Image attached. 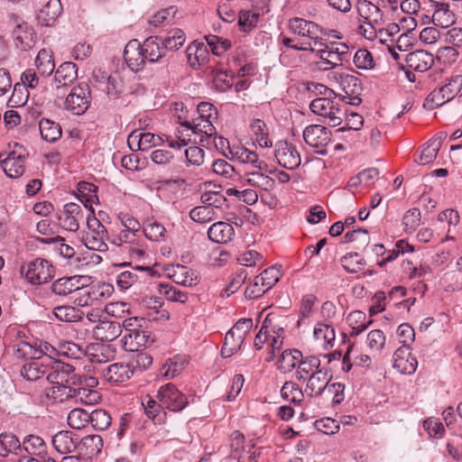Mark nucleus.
Here are the masks:
<instances>
[{"label": "nucleus", "instance_id": "nucleus-63", "mask_svg": "<svg viewBox=\"0 0 462 462\" xmlns=\"http://www.w3.org/2000/svg\"><path fill=\"white\" fill-rule=\"evenodd\" d=\"M166 229L156 221H148L143 226L144 236L152 241H160L164 239Z\"/></svg>", "mask_w": 462, "mask_h": 462}, {"label": "nucleus", "instance_id": "nucleus-54", "mask_svg": "<svg viewBox=\"0 0 462 462\" xmlns=\"http://www.w3.org/2000/svg\"><path fill=\"white\" fill-rule=\"evenodd\" d=\"M183 370L184 361H182L180 357L175 356L162 365L161 369V374L166 379H172L180 374Z\"/></svg>", "mask_w": 462, "mask_h": 462}, {"label": "nucleus", "instance_id": "nucleus-19", "mask_svg": "<svg viewBox=\"0 0 462 462\" xmlns=\"http://www.w3.org/2000/svg\"><path fill=\"white\" fill-rule=\"evenodd\" d=\"M42 7L37 13L38 22L44 26L51 25L62 12V5L60 0H40Z\"/></svg>", "mask_w": 462, "mask_h": 462}, {"label": "nucleus", "instance_id": "nucleus-58", "mask_svg": "<svg viewBox=\"0 0 462 462\" xmlns=\"http://www.w3.org/2000/svg\"><path fill=\"white\" fill-rule=\"evenodd\" d=\"M260 14L258 12H251L248 10H243L238 15V25L244 32H249L253 28L256 27L258 23Z\"/></svg>", "mask_w": 462, "mask_h": 462}, {"label": "nucleus", "instance_id": "nucleus-38", "mask_svg": "<svg viewBox=\"0 0 462 462\" xmlns=\"http://www.w3.org/2000/svg\"><path fill=\"white\" fill-rule=\"evenodd\" d=\"M301 360V352L296 349L285 350L282 353L278 360L277 367L283 373H290L297 368L299 362Z\"/></svg>", "mask_w": 462, "mask_h": 462}, {"label": "nucleus", "instance_id": "nucleus-34", "mask_svg": "<svg viewBox=\"0 0 462 462\" xmlns=\"http://www.w3.org/2000/svg\"><path fill=\"white\" fill-rule=\"evenodd\" d=\"M245 180L252 186L263 190H271L274 188L275 181L273 178L263 173V171L253 169L245 173Z\"/></svg>", "mask_w": 462, "mask_h": 462}, {"label": "nucleus", "instance_id": "nucleus-56", "mask_svg": "<svg viewBox=\"0 0 462 462\" xmlns=\"http://www.w3.org/2000/svg\"><path fill=\"white\" fill-rule=\"evenodd\" d=\"M90 423L97 430H106L111 424L109 413L102 409H97L90 412Z\"/></svg>", "mask_w": 462, "mask_h": 462}, {"label": "nucleus", "instance_id": "nucleus-43", "mask_svg": "<svg viewBox=\"0 0 462 462\" xmlns=\"http://www.w3.org/2000/svg\"><path fill=\"white\" fill-rule=\"evenodd\" d=\"M186 42L185 32L179 28H174L167 32V35L162 39V44L166 50L175 51L180 49Z\"/></svg>", "mask_w": 462, "mask_h": 462}, {"label": "nucleus", "instance_id": "nucleus-29", "mask_svg": "<svg viewBox=\"0 0 462 462\" xmlns=\"http://www.w3.org/2000/svg\"><path fill=\"white\" fill-rule=\"evenodd\" d=\"M145 60L158 62L165 55L166 48L162 44V39L158 36L147 38L142 44Z\"/></svg>", "mask_w": 462, "mask_h": 462}, {"label": "nucleus", "instance_id": "nucleus-42", "mask_svg": "<svg viewBox=\"0 0 462 462\" xmlns=\"http://www.w3.org/2000/svg\"><path fill=\"white\" fill-rule=\"evenodd\" d=\"M46 373V363L38 359L24 364L21 369V375L27 381H36Z\"/></svg>", "mask_w": 462, "mask_h": 462}, {"label": "nucleus", "instance_id": "nucleus-28", "mask_svg": "<svg viewBox=\"0 0 462 462\" xmlns=\"http://www.w3.org/2000/svg\"><path fill=\"white\" fill-rule=\"evenodd\" d=\"M235 235L234 227L227 222L218 221L211 225L208 230V238L217 244H226Z\"/></svg>", "mask_w": 462, "mask_h": 462}, {"label": "nucleus", "instance_id": "nucleus-3", "mask_svg": "<svg viewBox=\"0 0 462 462\" xmlns=\"http://www.w3.org/2000/svg\"><path fill=\"white\" fill-rule=\"evenodd\" d=\"M319 59L315 65L319 70H329L342 65L343 61L349 55V48L342 42H330L324 44V48L316 49L313 51Z\"/></svg>", "mask_w": 462, "mask_h": 462}, {"label": "nucleus", "instance_id": "nucleus-12", "mask_svg": "<svg viewBox=\"0 0 462 462\" xmlns=\"http://www.w3.org/2000/svg\"><path fill=\"white\" fill-rule=\"evenodd\" d=\"M157 399L163 408L172 411H182L188 405V399L172 383H167L160 387Z\"/></svg>", "mask_w": 462, "mask_h": 462}, {"label": "nucleus", "instance_id": "nucleus-26", "mask_svg": "<svg viewBox=\"0 0 462 462\" xmlns=\"http://www.w3.org/2000/svg\"><path fill=\"white\" fill-rule=\"evenodd\" d=\"M406 63L412 70L425 72L434 64V58L426 51H416L407 55Z\"/></svg>", "mask_w": 462, "mask_h": 462}, {"label": "nucleus", "instance_id": "nucleus-15", "mask_svg": "<svg viewBox=\"0 0 462 462\" xmlns=\"http://www.w3.org/2000/svg\"><path fill=\"white\" fill-rule=\"evenodd\" d=\"M83 213L81 207L76 203H67L58 214L60 226L65 230L76 232L79 227V220L82 219Z\"/></svg>", "mask_w": 462, "mask_h": 462}, {"label": "nucleus", "instance_id": "nucleus-7", "mask_svg": "<svg viewBox=\"0 0 462 462\" xmlns=\"http://www.w3.org/2000/svg\"><path fill=\"white\" fill-rule=\"evenodd\" d=\"M87 226L88 231L82 238L86 247L93 251H107L108 246L106 242L108 239V234L104 225L95 216H88Z\"/></svg>", "mask_w": 462, "mask_h": 462}, {"label": "nucleus", "instance_id": "nucleus-35", "mask_svg": "<svg viewBox=\"0 0 462 462\" xmlns=\"http://www.w3.org/2000/svg\"><path fill=\"white\" fill-rule=\"evenodd\" d=\"M346 322L351 328V331L349 332L350 336L356 337L371 325L372 319H367L365 312L361 310H354L347 315Z\"/></svg>", "mask_w": 462, "mask_h": 462}, {"label": "nucleus", "instance_id": "nucleus-47", "mask_svg": "<svg viewBox=\"0 0 462 462\" xmlns=\"http://www.w3.org/2000/svg\"><path fill=\"white\" fill-rule=\"evenodd\" d=\"M22 448V445L18 438L8 432L0 434V455L5 456L8 453H16Z\"/></svg>", "mask_w": 462, "mask_h": 462}, {"label": "nucleus", "instance_id": "nucleus-8", "mask_svg": "<svg viewBox=\"0 0 462 462\" xmlns=\"http://www.w3.org/2000/svg\"><path fill=\"white\" fill-rule=\"evenodd\" d=\"M360 16L364 19L359 26L360 33L367 40L377 38L376 27L383 23V14L379 7L372 3L362 4L359 8Z\"/></svg>", "mask_w": 462, "mask_h": 462}, {"label": "nucleus", "instance_id": "nucleus-16", "mask_svg": "<svg viewBox=\"0 0 462 462\" xmlns=\"http://www.w3.org/2000/svg\"><path fill=\"white\" fill-rule=\"evenodd\" d=\"M228 152L231 161H236L240 163L251 166L252 169L263 171L267 168V164L259 160L258 154L253 151L248 150L244 146H233L228 148Z\"/></svg>", "mask_w": 462, "mask_h": 462}, {"label": "nucleus", "instance_id": "nucleus-51", "mask_svg": "<svg viewBox=\"0 0 462 462\" xmlns=\"http://www.w3.org/2000/svg\"><path fill=\"white\" fill-rule=\"evenodd\" d=\"M281 394L284 400L294 403H300L305 393L293 382H286L281 389Z\"/></svg>", "mask_w": 462, "mask_h": 462}, {"label": "nucleus", "instance_id": "nucleus-14", "mask_svg": "<svg viewBox=\"0 0 462 462\" xmlns=\"http://www.w3.org/2000/svg\"><path fill=\"white\" fill-rule=\"evenodd\" d=\"M71 383L66 384H53L48 392V395L55 400H59L62 402L68 398L79 396L81 401L83 398H89L88 402H92L96 400L97 397V393L95 391L88 390L83 387L72 388ZM88 401L86 400V402Z\"/></svg>", "mask_w": 462, "mask_h": 462}, {"label": "nucleus", "instance_id": "nucleus-62", "mask_svg": "<svg viewBox=\"0 0 462 462\" xmlns=\"http://www.w3.org/2000/svg\"><path fill=\"white\" fill-rule=\"evenodd\" d=\"M462 88V76L457 75L447 80V82L439 87L443 94L446 95V98H448L449 101L452 100L457 93L461 90Z\"/></svg>", "mask_w": 462, "mask_h": 462}, {"label": "nucleus", "instance_id": "nucleus-44", "mask_svg": "<svg viewBox=\"0 0 462 462\" xmlns=\"http://www.w3.org/2000/svg\"><path fill=\"white\" fill-rule=\"evenodd\" d=\"M369 241L368 232L363 228L349 231L342 237V243H356V248L360 250L365 249Z\"/></svg>", "mask_w": 462, "mask_h": 462}, {"label": "nucleus", "instance_id": "nucleus-50", "mask_svg": "<svg viewBox=\"0 0 462 462\" xmlns=\"http://www.w3.org/2000/svg\"><path fill=\"white\" fill-rule=\"evenodd\" d=\"M88 423H90V413L83 409H73L68 415V424L72 429L80 430Z\"/></svg>", "mask_w": 462, "mask_h": 462}, {"label": "nucleus", "instance_id": "nucleus-21", "mask_svg": "<svg viewBox=\"0 0 462 462\" xmlns=\"http://www.w3.org/2000/svg\"><path fill=\"white\" fill-rule=\"evenodd\" d=\"M122 333L121 323L116 320L103 319L102 322L97 324L93 328L95 337L100 341H113Z\"/></svg>", "mask_w": 462, "mask_h": 462}, {"label": "nucleus", "instance_id": "nucleus-60", "mask_svg": "<svg viewBox=\"0 0 462 462\" xmlns=\"http://www.w3.org/2000/svg\"><path fill=\"white\" fill-rule=\"evenodd\" d=\"M93 302L108 299L114 292V287L110 283L101 282L88 288Z\"/></svg>", "mask_w": 462, "mask_h": 462}, {"label": "nucleus", "instance_id": "nucleus-4", "mask_svg": "<svg viewBox=\"0 0 462 462\" xmlns=\"http://www.w3.org/2000/svg\"><path fill=\"white\" fill-rule=\"evenodd\" d=\"M179 124L194 136L193 143H200L203 146L210 144V139L216 140L217 130L214 125L208 119L192 118L191 121L178 116Z\"/></svg>", "mask_w": 462, "mask_h": 462}, {"label": "nucleus", "instance_id": "nucleus-17", "mask_svg": "<svg viewBox=\"0 0 462 462\" xmlns=\"http://www.w3.org/2000/svg\"><path fill=\"white\" fill-rule=\"evenodd\" d=\"M417 365V360L411 356L409 346H402L394 352L393 366L401 374H411Z\"/></svg>", "mask_w": 462, "mask_h": 462}, {"label": "nucleus", "instance_id": "nucleus-24", "mask_svg": "<svg viewBox=\"0 0 462 462\" xmlns=\"http://www.w3.org/2000/svg\"><path fill=\"white\" fill-rule=\"evenodd\" d=\"M16 48L21 51H28L36 43V33L32 27L26 23L19 24L13 32Z\"/></svg>", "mask_w": 462, "mask_h": 462}, {"label": "nucleus", "instance_id": "nucleus-27", "mask_svg": "<svg viewBox=\"0 0 462 462\" xmlns=\"http://www.w3.org/2000/svg\"><path fill=\"white\" fill-rule=\"evenodd\" d=\"M78 77V69L75 63L63 62L55 71L53 85L56 88L70 85Z\"/></svg>", "mask_w": 462, "mask_h": 462}, {"label": "nucleus", "instance_id": "nucleus-57", "mask_svg": "<svg viewBox=\"0 0 462 462\" xmlns=\"http://www.w3.org/2000/svg\"><path fill=\"white\" fill-rule=\"evenodd\" d=\"M102 79L106 80V94L111 97H118L124 92V83L118 75L106 76L102 73Z\"/></svg>", "mask_w": 462, "mask_h": 462}, {"label": "nucleus", "instance_id": "nucleus-59", "mask_svg": "<svg viewBox=\"0 0 462 462\" xmlns=\"http://www.w3.org/2000/svg\"><path fill=\"white\" fill-rule=\"evenodd\" d=\"M82 448L88 456H95L101 452L103 440L99 435H88L81 439Z\"/></svg>", "mask_w": 462, "mask_h": 462}, {"label": "nucleus", "instance_id": "nucleus-9", "mask_svg": "<svg viewBox=\"0 0 462 462\" xmlns=\"http://www.w3.org/2000/svg\"><path fill=\"white\" fill-rule=\"evenodd\" d=\"M90 104V89L87 83L81 82L74 87L65 99V108L74 115L84 114Z\"/></svg>", "mask_w": 462, "mask_h": 462}, {"label": "nucleus", "instance_id": "nucleus-25", "mask_svg": "<svg viewBox=\"0 0 462 462\" xmlns=\"http://www.w3.org/2000/svg\"><path fill=\"white\" fill-rule=\"evenodd\" d=\"M167 275L177 284L192 287L198 283L195 272L187 266L177 264L166 269Z\"/></svg>", "mask_w": 462, "mask_h": 462}, {"label": "nucleus", "instance_id": "nucleus-53", "mask_svg": "<svg viewBox=\"0 0 462 462\" xmlns=\"http://www.w3.org/2000/svg\"><path fill=\"white\" fill-rule=\"evenodd\" d=\"M282 277V272L279 267L271 266L265 269L261 274L257 275V281L265 286L267 291L273 287Z\"/></svg>", "mask_w": 462, "mask_h": 462}, {"label": "nucleus", "instance_id": "nucleus-30", "mask_svg": "<svg viewBox=\"0 0 462 462\" xmlns=\"http://www.w3.org/2000/svg\"><path fill=\"white\" fill-rule=\"evenodd\" d=\"M432 22L437 26L448 28L455 23L456 15L454 12L450 10L448 4L438 2L435 4Z\"/></svg>", "mask_w": 462, "mask_h": 462}, {"label": "nucleus", "instance_id": "nucleus-5", "mask_svg": "<svg viewBox=\"0 0 462 462\" xmlns=\"http://www.w3.org/2000/svg\"><path fill=\"white\" fill-rule=\"evenodd\" d=\"M55 270L52 264L42 258H36L21 266V274L33 285L48 282L54 276Z\"/></svg>", "mask_w": 462, "mask_h": 462}, {"label": "nucleus", "instance_id": "nucleus-13", "mask_svg": "<svg viewBox=\"0 0 462 462\" xmlns=\"http://www.w3.org/2000/svg\"><path fill=\"white\" fill-rule=\"evenodd\" d=\"M274 156L279 165L287 170H295L301 162L295 145L286 141H280L275 144Z\"/></svg>", "mask_w": 462, "mask_h": 462}, {"label": "nucleus", "instance_id": "nucleus-18", "mask_svg": "<svg viewBox=\"0 0 462 462\" xmlns=\"http://www.w3.org/2000/svg\"><path fill=\"white\" fill-rule=\"evenodd\" d=\"M329 382L327 372L321 368L307 378L304 393L309 397H319L325 394Z\"/></svg>", "mask_w": 462, "mask_h": 462}, {"label": "nucleus", "instance_id": "nucleus-32", "mask_svg": "<svg viewBox=\"0 0 462 462\" xmlns=\"http://www.w3.org/2000/svg\"><path fill=\"white\" fill-rule=\"evenodd\" d=\"M52 446L57 452L66 455L76 449L77 440L74 439L71 431L61 430L52 437Z\"/></svg>", "mask_w": 462, "mask_h": 462}, {"label": "nucleus", "instance_id": "nucleus-2", "mask_svg": "<svg viewBox=\"0 0 462 462\" xmlns=\"http://www.w3.org/2000/svg\"><path fill=\"white\" fill-rule=\"evenodd\" d=\"M318 88H323L324 95L328 96L313 99L310 104V110L315 115L321 116L323 123L328 124L329 126L336 127L340 125L345 116L341 100L337 99L336 96L332 98L331 95H334V92L324 85H319Z\"/></svg>", "mask_w": 462, "mask_h": 462}, {"label": "nucleus", "instance_id": "nucleus-61", "mask_svg": "<svg viewBox=\"0 0 462 462\" xmlns=\"http://www.w3.org/2000/svg\"><path fill=\"white\" fill-rule=\"evenodd\" d=\"M386 337L380 329L371 330L367 334L366 345L371 352L380 353L385 345Z\"/></svg>", "mask_w": 462, "mask_h": 462}, {"label": "nucleus", "instance_id": "nucleus-23", "mask_svg": "<svg viewBox=\"0 0 462 462\" xmlns=\"http://www.w3.org/2000/svg\"><path fill=\"white\" fill-rule=\"evenodd\" d=\"M124 59L132 70L138 71L145 62L142 45L137 40L130 41L125 47Z\"/></svg>", "mask_w": 462, "mask_h": 462}, {"label": "nucleus", "instance_id": "nucleus-41", "mask_svg": "<svg viewBox=\"0 0 462 462\" xmlns=\"http://www.w3.org/2000/svg\"><path fill=\"white\" fill-rule=\"evenodd\" d=\"M316 341L324 348L332 347L336 338L334 328L328 324L319 323L314 328Z\"/></svg>", "mask_w": 462, "mask_h": 462}, {"label": "nucleus", "instance_id": "nucleus-33", "mask_svg": "<svg viewBox=\"0 0 462 462\" xmlns=\"http://www.w3.org/2000/svg\"><path fill=\"white\" fill-rule=\"evenodd\" d=\"M152 342L150 334L141 329L124 336L125 348L132 352L138 351L140 347H145Z\"/></svg>", "mask_w": 462, "mask_h": 462}, {"label": "nucleus", "instance_id": "nucleus-1", "mask_svg": "<svg viewBox=\"0 0 462 462\" xmlns=\"http://www.w3.org/2000/svg\"><path fill=\"white\" fill-rule=\"evenodd\" d=\"M290 32L300 42L294 46L296 51H314L315 47L322 46L326 35L325 30L318 23L303 18L294 17L289 20Z\"/></svg>", "mask_w": 462, "mask_h": 462}, {"label": "nucleus", "instance_id": "nucleus-11", "mask_svg": "<svg viewBox=\"0 0 462 462\" xmlns=\"http://www.w3.org/2000/svg\"><path fill=\"white\" fill-rule=\"evenodd\" d=\"M27 157L25 149L22 145L15 144L14 149L1 161V167L8 177L19 178L24 173Z\"/></svg>", "mask_w": 462, "mask_h": 462}, {"label": "nucleus", "instance_id": "nucleus-20", "mask_svg": "<svg viewBox=\"0 0 462 462\" xmlns=\"http://www.w3.org/2000/svg\"><path fill=\"white\" fill-rule=\"evenodd\" d=\"M340 87L344 91L342 100L351 105H359L361 98L358 97L362 88L360 80L353 75L346 74L340 77Z\"/></svg>", "mask_w": 462, "mask_h": 462}, {"label": "nucleus", "instance_id": "nucleus-49", "mask_svg": "<svg viewBox=\"0 0 462 462\" xmlns=\"http://www.w3.org/2000/svg\"><path fill=\"white\" fill-rule=\"evenodd\" d=\"M190 218L198 223H208L217 217V210L213 207L199 206L189 212Z\"/></svg>", "mask_w": 462, "mask_h": 462}, {"label": "nucleus", "instance_id": "nucleus-64", "mask_svg": "<svg viewBox=\"0 0 462 462\" xmlns=\"http://www.w3.org/2000/svg\"><path fill=\"white\" fill-rule=\"evenodd\" d=\"M354 64L360 69H371L374 67V60L370 51L365 49L358 50L353 59Z\"/></svg>", "mask_w": 462, "mask_h": 462}, {"label": "nucleus", "instance_id": "nucleus-55", "mask_svg": "<svg viewBox=\"0 0 462 462\" xmlns=\"http://www.w3.org/2000/svg\"><path fill=\"white\" fill-rule=\"evenodd\" d=\"M245 339L237 337L232 331H228L225 337V342L221 349V355L226 358L234 355L238 349H240Z\"/></svg>", "mask_w": 462, "mask_h": 462}, {"label": "nucleus", "instance_id": "nucleus-22", "mask_svg": "<svg viewBox=\"0 0 462 462\" xmlns=\"http://www.w3.org/2000/svg\"><path fill=\"white\" fill-rule=\"evenodd\" d=\"M99 373L106 381L110 383H122L134 374L133 367L128 364L116 363L102 368Z\"/></svg>", "mask_w": 462, "mask_h": 462}, {"label": "nucleus", "instance_id": "nucleus-48", "mask_svg": "<svg viewBox=\"0 0 462 462\" xmlns=\"http://www.w3.org/2000/svg\"><path fill=\"white\" fill-rule=\"evenodd\" d=\"M342 267L350 273H356L364 269L365 261L357 253H349L340 258Z\"/></svg>", "mask_w": 462, "mask_h": 462}, {"label": "nucleus", "instance_id": "nucleus-31", "mask_svg": "<svg viewBox=\"0 0 462 462\" xmlns=\"http://www.w3.org/2000/svg\"><path fill=\"white\" fill-rule=\"evenodd\" d=\"M320 365L321 362L319 357L315 356L303 357L301 355V360L299 362L295 372L296 379L298 381H306L310 375L321 369Z\"/></svg>", "mask_w": 462, "mask_h": 462}, {"label": "nucleus", "instance_id": "nucleus-10", "mask_svg": "<svg viewBox=\"0 0 462 462\" xmlns=\"http://www.w3.org/2000/svg\"><path fill=\"white\" fill-rule=\"evenodd\" d=\"M331 132L321 125H310L303 131V139L305 143L317 149V153L320 155L327 154V146L331 142Z\"/></svg>", "mask_w": 462, "mask_h": 462}, {"label": "nucleus", "instance_id": "nucleus-45", "mask_svg": "<svg viewBox=\"0 0 462 462\" xmlns=\"http://www.w3.org/2000/svg\"><path fill=\"white\" fill-rule=\"evenodd\" d=\"M34 348L36 349L35 359L43 363L48 362V359L57 360V357L60 356V349L55 348L46 341L35 342Z\"/></svg>", "mask_w": 462, "mask_h": 462}, {"label": "nucleus", "instance_id": "nucleus-6", "mask_svg": "<svg viewBox=\"0 0 462 462\" xmlns=\"http://www.w3.org/2000/svg\"><path fill=\"white\" fill-rule=\"evenodd\" d=\"M46 368V380L51 384H81V378L75 374L74 367L69 364L48 359Z\"/></svg>", "mask_w": 462, "mask_h": 462}, {"label": "nucleus", "instance_id": "nucleus-46", "mask_svg": "<svg viewBox=\"0 0 462 462\" xmlns=\"http://www.w3.org/2000/svg\"><path fill=\"white\" fill-rule=\"evenodd\" d=\"M55 317L64 322H76L82 319L84 313L72 306H60L53 310Z\"/></svg>", "mask_w": 462, "mask_h": 462}, {"label": "nucleus", "instance_id": "nucleus-39", "mask_svg": "<svg viewBox=\"0 0 462 462\" xmlns=\"http://www.w3.org/2000/svg\"><path fill=\"white\" fill-rule=\"evenodd\" d=\"M23 448L31 456H47V445L42 438L37 435H28L23 441Z\"/></svg>", "mask_w": 462, "mask_h": 462}, {"label": "nucleus", "instance_id": "nucleus-52", "mask_svg": "<svg viewBox=\"0 0 462 462\" xmlns=\"http://www.w3.org/2000/svg\"><path fill=\"white\" fill-rule=\"evenodd\" d=\"M40 241L43 244H52L54 250L66 259H71L75 255L74 248L65 244L64 239L60 236L52 238H42Z\"/></svg>", "mask_w": 462, "mask_h": 462}, {"label": "nucleus", "instance_id": "nucleus-40", "mask_svg": "<svg viewBox=\"0 0 462 462\" xmlns=\"http://www.w3.org/2000/svg\"><path fill=\"white\" fill-rule=\"evenodd\" d=\"M39 129L42 139L49 143H54L61 137L60 125L52 120L42 118L39 123Z\"/></svg>", "mask_w": 462, "mask_h": 462}, {"label": "nucleus", "instance_id": "nucleus-37", "mask_svg": "<svg viewBox=\"0 0 462 462\" xmlns=\"http://www.w3.org/2000/svg\"><path fill=\"white\" fill-rule=\"evenodd\" d=\"M35 66L42 76H50L55 69L52 51L49 49L39 51L35 59Z\"/></svg>", "mask_w": 462, "mask_h": 462}, {"label": "nucleus", "instance_id": "nucleus-36", "mask_svg": "<svg viewBox=\"0 0 462 462\" xmlns=\"http://www.w3.org/2000/svg\"><path fill=\"white\" fill-rule=\"evenodd\" d=\"M188 62L193 69H198L205 61L208 50L203 42H192L186 50Z\"/></svg>", "mask_w": 462, "mask_h": 462}]
</instances>
